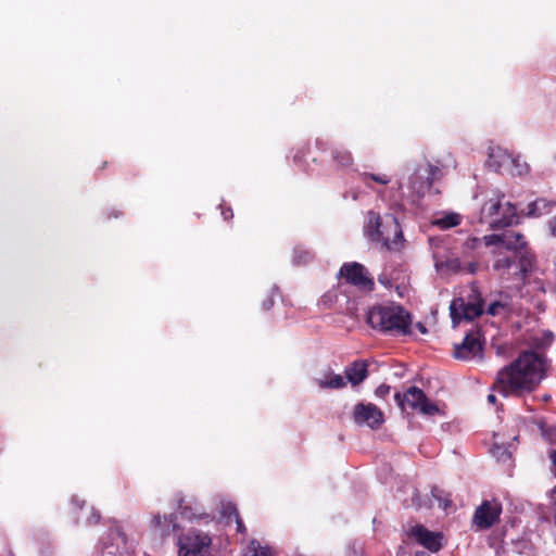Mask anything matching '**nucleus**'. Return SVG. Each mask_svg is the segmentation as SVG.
<instances>
[{
	"label": "nucleus",
	"instance_id": "393cba45",
	"mask_svg": "<svg viewBox=\"0 0 556 556\" xmlns=\"http://www.w3.org/2000/svg\"><path fill=\"white\" fill-rule=\"evenodd\" d=\"M482 239L478 237L468 238L463 244V251H473L477 250L481 245Z\"/></svg>",
	"mask_w": 556,
	"mask_h": 556
},
{
	"label": "nucleus",
	"instance_id": "39448f33",
	"mask_svg": "<svg viewBox=\"0 0 556 556\" xmlns=\"http://www.w3.org/2000/svg\"><path fill=\"white\" fill-rule=\"evenodd\" d=\"M517 208L505 201L504 193H496L486 200L480 210V223L488 224L493 230L502 229L517 223Z\"/></svg>",
	"mask_w": 556,
	"mask_h": 556
},
{
	"label": "nucleus",
	"instance_id": "79ce46f5",
	"mask_svg": "<svg viewBox=\"0 0 556 556\" xmlns=\"http://www.w3.org/2000/svg\"><path fill=\"white\" fill-rule=\"evenodd\" d=\"M547 340L551 342L554 339V334L552 332L546 333Z\"/></svg>",
	"mask_w": 556,
	"mask_h": 556
},
{
	"label": "nucleus",
	"instance_id": "a19ab883",
	"mask_svg": "<svg viewBox=\"0 0 556 556\" xmlns=\"http://www.w3.org/2000/svg\"><path fill=\"white\" fill-rule=\"evenodd\" d=\"M418 329L420 330L421 333H426L427 332V329L426 327L422 325V324H418Z\"/></svg>",
	"mask_w": 556,
	"mask_h": 556
},
{
	"label": "nucleus",
	"instance_id": "2eb2a0df",
	"mask_svg": "<svg viewBox=\"0 0 556 556\" xmlns=\"http://www.w3.org/2000/svg\"><path fill=\"white\" fill-rule=\"evenodd\" d=\"M346 380L352 386L361 384L368 377V363L363 359H356L344 370Z\"/></svg>",
	"mask_w": 556,
	"mask_h": 556
},
{
	"label": "nucleus",
	"instance_id": "a878e982",
	"mask_svg": "<svg viewBox=\"0 0 556 556\" xmlns=\"http://www.w3.org/2000/svg\"><path fill=\"white\" fill-rule=\"evenodd\" d=\"M482 241L485 247H492V245H502V233L496 235H486L482 238Z\"/></svg>",
	"mask_w": 556,
	"mask_h": 556
},
{
	"label": "nucleus",
	"instance_id": "cd10ccee",
	"mask_svg": "<svg viewBox=\"0 0 556 556\" xmlns=\"http://www.w3.org/2000/svg\"><path fill=\"white\" fill-rule=\"evenodd\" d=\"M223 515L227 517L228 519L237 517L239 514L238 508L235 504L228 503L223 508Z\"/></svg>",
	"mask_w": 556,
	"mask_h": 556
},
{
	"label": "nucleus",
	"instance_id": "1a4fd4ad",
	"mask_svg": "<svg viewBox=\"0 0 556 556\" xmlns=\"http://www.w3.org/2000/svg\"><path fill=\"white\" fill-rule=\"evenodd\" d=\"M339 277L361 291L371 292L375 289L374 278L369 276L366 267L361 263H344L339 270Z\"/></svg>",
	"mask_w": 556,
	"mask_h": 556
},
{
	"label": "nucleus",
	"instance_id": "72a5a7b5",
	"mask_svg": "<svg viewBox=\"0 0 556 556\" xmlns=\"http://www.w3.org/2000/svg\"><path fill=\"white\" fill-rule=\"evenodd\" d=\"M547 228L552 237H556V216H553L547 222Z\"/></svg>",
	"mask_w": 556,
	"mask_h": 556
},
{
	"label": "nucleus",
	"instance_id": "0eeeda50",
	"mask_svg": "<svg viewBox=\"0 0 556 556\" xmlns=\"http://www.w3.org/2000/svg\"><path fill=\"white\" fill-rule=\"evenodd\" d=\"M394 399L402 409H405V405H407L410 409L427 416H434L439 413L438 405L430 402L425 392L417 387L408 388L403 394L396 392Z\"/></svg>",
	"mask_w": 556,
	"mask_h": 556
},
{
	"label": "nucleus",
	"instance_id": "6e6552de",
	"mask_svg": "<svg viewBox=\"0 0 556 556\" xmlns=\"http://www.w3.org/2000/svg\"><path fill=\"white\" fill-rule=\"evenodd\" d=\"M211 543L208 534L191 529L179 538V556H207Z\"/></svg>",
	"mask_w": 556,
	"mask_h": 556
},
{
	"label": "nucleus",
	"instance_id": "bb28decb",
	"mask_svg": "<svg viewBox=\"0 0 556 556\" xmlns=\"http://www.w3.org/2000/svg\"><path fill=\"white\" fill-rule=\"evenodd\" d=\"M250 552H252V554L249 556H273V553L268 547H263L260 545L254 546V542H252Z\"/></svg>",
	"mask_w": 556,
	"mask_h": 556
},
{
	"label": "nucleus",
	"instance_id": "473e14b6",
	"mask_svg": "<svg viewBox=\"0 0 556 556\" xmlns=\"http://www.w3.org/2000/svg\"><path fill=\"white\" fill-rule=\"evenodd\" d=\"M90 511H91V515L87 519V523L88 525H96V523H98L100 518H101L100 513L94 510L92 507H90Z\"/></svg>",
	"mask_w": 556,
	"mask_h": 556
},
{
	"label": "nucleus",
	"instance_id": "58836bf2",
	"mask_svg": "<svg viewBox=\"0 0 556 556\" xmlns=\"http://www.w3.org/2000/svg\"><path fill=\"white\" fill-rule=\"evenodd\" d=\"M496 396L494 394H489L488 395V402L491 403V404H495L496 403Z\"/></svg>",
	"mask_w": 556,
	"mask_h": 556
},
{
	"label": "nucleus",
	"instance_id": "c756f323",
	"mask_svg": "<svg viewBox=\"0 0 556 556\" xmlns=\"http://www.w3.org/2000/svg\"><path fill=\"white\" fill-rule=\"evenodd\" d=\"M504 304L500 301L492 302L486 309V313L492 316H496L500 314V311L504 308Z\"/></svg>",
	"mask_w": 556,
	"mask_h": 556
},
{
	"label": "nucleus",
	"instance_id": "423d86ee",
	"mask_svg": "<svg viewBox=\"0 0 556 556\" xmlns=\"http://www.w3.org/2000/svg\"><path fill=\"white\" fill-rule=\"evenodd\" d=\"M469 298L468 302H465L463 298L452 301L450 311L454 324H459L463 319L471 321L483 314L484 301L480 292L477 289H472Z\"/></svg>",
	"mask_w": 556,
	"mask_h": 556
},
{
	"label": "nucleus",
	"instance_id": "2f4dec72",
	"mask_svg": "<svg viewBox=\"0 0 556 556\" xmlns=\"http://www.w3.org/2000/svg\"><path fill=\"white\" fill-rule=\"evenodd\" d=\"M479 264L477 262H469L464 264V271L475 275L478 271Z\"/></svg>",
	"mask_w": 556,
	"mask_h": 556
},
{
	"label": "nucleus",
	"instance_id": "dca6fc26",
	"mask_svg": "<svg viewBox=\"0 0 556 556\" xmlns=\"http://www.w3.org/2000/svg\"><path fill=\"white\" fill-rule=\"evenodd\" d=\"M554 207H556V201L539 198L528 204L525 216L536 218L542 215L549 214Z\"/></svg>",
	"mask_w": 556,
	"mask_h": 556
},
{
	"label": "nucleus",
	"instance_id": "4c0bfd02",
	"mask_svg": "<svg viewBox=\"0 0 556 556\" xmlns=\"http://www.w3.org/2000/svg\"><path fill=\"white\" fill-rule=\"evenodd\" d=\"M111 534H116L118 535L123 542H125V535L119 531L118 528H112L111 530Z\"/></svg>",
	"mask_w": 556,
	"mask_h": 556
},
{
	"label": "nucleus",
	"instance_id": "4468645a",
	"mask_svg": "<svg viewBox=\"0 0 556 556\" xmlns=\"http://www.w3.org/2000/svg\"><path fill=\"white\" fill-rule=\"evenodd\" d=\"M502 245L504 247V252L518 254L520 252H532L528 248V243L525 240L523 235L520 232H504L502 233Z\"/></svg>",
	"mask_w": 556,
	"mask_h": 556
},
{
	"label": "nucleus",
	"instance_id": "ddd939ff",
	"mask_svg": "<svg viewBox=\"0 0 556 556\" xmlns=\"http://www.w3.org/2000/svg\"><path fill=\"white\" fill-rule=\"evenodd\" d=\"M481 351L482 345L478 336L468 333L460 344L455 345L453 355L457 359H470L480 354Z\"/></svg>",
	"mask_w": 556,
	"mask_h": 556
},
{
	"label": "nucleus",
	"instance_id": "f03ea898",
	"mask_svg": "<svg viewBox=\"0 0 556 556\" xmlns=\"http://www.w3.org/2000/svg\"><path fill=\"white\" fill-rule=\"evenodd\" d=\"M367 324L380 332L391 336L412 333V316L401 305H375L366 314Z\"/></svg>",
	"mask_w": 556,
	"mask_h": 556
},
{
	"label": "nucleus",
	"instance_id": "aec40b11",
	"mask_svg": "<svg viewBox=\"0 0 556 556\" xmlns=\"http://www.w3.org/2000/svg\"><path fill=\"white\" fill-rule=\"evenodd\" d=\"M462 218L457 213H448L442 218H439L434 222V225L439 226L441 229H450L456 227L460 224Z\"/></svg>",
	"mask_w": 556,
	"mask_h": 556
},
{
	"label": "nucleus",
	"instance_id": "412c9836",
	"mask_svg": "<svg viewBox=\"0 0 556 556\" xmlns=\"http://www.w3.org/2000/svg\"><path fill=\"white\" fill-rule=\"evenodd\" d=\"M378 281L389 290L394 288L400 298H403L406 293V286L404 283L395 285L393 278L384 273L378 277Z\"/></svg>",
	"mask_w": 556,
	"mask_h": 556
},
{
	"label": "nucleus",
	"instance_id": "f704fd0d",
	"mask_svg": "<svg viewBox=\"0 0 556 556\" xmlns=\"http://www.w3.org/2000/svg\"><path fill=\"white\" fill-rule=\"evenodd\" d=\"M222 215L225 220H230L233 218V212L231 207H225L222 205Z\"/></svg>",
	"mask_w": 556,
	"mask_h": 556
},
{
	"label": "nucleus",
	"instance_id": "b1692460",
	"mask_svg": "<svg viewBox=\"0 0 556 556\" xmlns=\"http://www.w3.org/2000/svg\"><path fill=\"white\" fill-rule=\"evenodd\" d=\"M444 267L454 274L464 271V264L458 257L448 258L444 263Z\"/></svg>",
	"mask_w": 556,
	"mask_h": 556
},
{
	"label": "nucleus",
	"instance_id": "c03bdc74",
	"mask_svg": "<svg viewBox=\"0 0 556 556\" xmlns=\"http://www.w3.org/2000/svg\"><path fill=\"white\" fill-rule=\"evenodd\" d=\"M187 510H188V507H182V511H181V514H182V515H185V516H188V515H187Z\"/></svg>",
	"mask_w": 556,
	"mask_h": 556
},
{
	"label": "nucleus",
	"instance_id": "c9c22d12",
	"mask_svg": "<svg viewBox=\"0 0 556 556\" xmlns=\"http://www.w3.org/2000/svg\"><path fill=\"white\" fill-rule=\"evenodd\" d=\"M235 521H236V523H237V531H238L239 533H245L247 528H245V526H244V523H243V521H242V519H241L240 515H238L237 517H235Z\"/></svg>",
	"mask_w": 556,
	"mask_h": 556
},
{
	"label": "nucleus",
	"instance_id": "f8f14e48",
	"mask_svg": "<svg viewBox=\"0 0 556 556\" xmlns=\"http://www.w3.org/2000/svg\"><path fill=\"white\" fill-rule=\"evenodd\" d=\"M410 532L416 541L428 551L437 553L442 548V533L432 532L421 525L414 526Z\"/></svg>",
	"mask_w": 556,
	"mask_h": 556
},
{
	"label": "nucleus",
	"instance_id": "e433bc0d",
	"mask_svg": "<svg viewBox=\"0 0 556 556\" xmlns=\"http://www.w3.org/2000/svg\"><path fill=\"white\" fill-rule=\"evenodd\" d=\"M274 305V300L273 298L268 296L267 299H265L263 302H262V308L263 311H269Z\"/></svg>",
	"mask_w": 556,
	"mask_h": 556
},
{
	"label": "nucleus",
	"instance_id": "ea45409f",
	"mask_svg": "<svg viewBox=\"0 0 556 556\" xmlns=\"http://www.w3.org/2000/svg\"><path fill=\"white\" fill-rule=\"evenodd\" d=\"M451 505H452V501L450 498H445L443 502V508L446 509Z\"/></svg>",
	"mask_w": 556,
	"mask_h": 556
},
{
	"label": "nucleus",
	"instance_id": "a211bd4d",
	"mask_svg": "<svg viewBox=\"0 0 556 556\" xmlns=\"http://www.w3.org/2000/svg\"><path fill=\"white\" fill-rule=\"evenodd\" d=\"M317 384L320 389H343L346 387L344 377L337 374H328L324 379L317 380Z\"/></svg>",
	"mask_w": 556,
	"mask_h": 556
},
{
	"label": "nucleus",
	"instance_id": "7c9ffc66",
	"mask_svg": "<svg viewBox=\"0 0 556 556\" xmlns=\"http://www.w3.org/2000/svg\"><path fill=\"white\" fill-rule=\"evenodd\" d=\"M391 387L389 384L382 383L376 390L375 394L378 397L384 399L390 393Z\"/></svg>",
	"mask_w": 556,
	"mask_h": 556
},
{
	"label": "nucleus",
	"instance_id": "9b49d317",
	"mask_svg": "<svg viewBox=\"0 0 556 556\" xmlns=\"http://www.w3.org/2000/svg\"><path fill=\"white\" fill-rule=\"evenodd\" d=\"M353 418L357 425L378 429L384 421L383 413L372 403H358L354 406Z\"/></svg>",
	"mask_w": 556,
	"mask_h": 556
},
{
	"label": "nucleus",
	"instance_id": "c85d7f7f",
	"mask_svg": "<svg viewBox=\"0 0 556 556\" xmlns=\"http://www.w3.org/2000/svg\"><path fill=\"white\" fill-rule=\"evenodd\" d=\"M551 459H552V463H553L554 473H555V477H556V451H554L551 454ZM555 495H556V486L551 491V498H552L554 507H555L554 519H555V522H556V496Z\"/></svg>",
	"mask_w": 556,
	"mask_h": 556
},
{
	"label": "nucleus",
	"instance_id": "4be33fe9",
	"mask_svg": "<svg viewBox=\"0 0 556 556\" xmlns=\"http://www.w3.org/2000/svg\"><path fill=\"white\" fill-rule=\"evenodd\" d=\"M361 179L367 187H370L368 180H372L380 185H388L390 182V178L384 174L363 173L361 175Z\"/></svg>",
	"mask_w": 556,
	"mask_h": 556
},
{
	"label": "nucleus",
	"instance_id": "6ab92c4d",
	"mask_svg": "<svg viewBox=\"0 0 556 556\" xmlns=\"http://www.w3.org/2000/svg\"><path fill=\"white\" fill-rule=\"evenodd\" d=\"M331 157L340 167H348L353 164L352 153L343 147H334L331 151Z\"/></svg>",
	"mask_w": 556,
	"mask_h": 556
},
{
	"label": "nucleus",
	"instance_id": "f257e3e1",
	"mask_svg": "<svg viewBox=\"0 0 556 556\" xmlns=\"http://www.w3.org/2000/svg\"><path fill=\"white\" fill-rule=\"evenodd\" d=\"M542 357L532 351L521 353L496 375L492 389L504 397H520L534 391L543 379Z\"/></svg>",
	"mask_w": 556,
	"mask_h": 556
},
{
	"label": "nucleus",
	"instance_id": "20e7f679",
	"mask_svg": "<svg viewBox=\"0 0 556 556\" xmlns=\"http://www.w3.org/2000/svg\"><path fill=\"white\" fill-rule=\"evenodd\" d=\"M366 233L371 242L380 244L387 251L399 252L404 247L401 225L391 214L380 216L370 212Z\"/></svg>",
	"mask_w": 556,
	"mask_h": 556
},
{
	"label": "nucleus",
	"instance_id": "9d476101",
	"mask_svg": "<svg viewBox=\"0 0 556 556\" xmlns=\"http://www.w3.org/2000/svg\"><path fill=\"white\" fill-rule=\"evenodd\" d=\"M502 513L501 504L496 502L483 501L480 506L477 507L472 523L476 526L478 530H486L494 526Z\"/></svg>",
	"mask_w": 556,
	"mask_h": 556
},
{
	"label": "nucleus",
	"instance_id": "5701e85b",
	"mask_svg": "<svg viewBox=\"0 0 556 556\" xmlns=\"http://www.w3.org/2000/svg\"><path fill=\"white\" fill-rule=\"evenodd\" d=\"M440 174L441 169L438 166L429 165L427 181L422 184L420 188L417 189V192H424L425 188L430 189L433 185V181L439 178Z\"/></svg>",
	"mask_w": 556,
	"mask_h": 556
},
{
	"label": "nucleus",
	"instance_id": "7ed1b4c3",
	"mask_svg": "<svg viewBox=\"0 0 556 556\" xmlns=\"http://www.w3.org/2000/svg\"><path fill=\"white\" fill-rule=\"evenodd\" d=\"M492 268L500 278L511 280L517 285H525L535 267L533 252H520L518 254L494 251Z\"/></svg>",
	"mask_w": 556,
	"mask_h": 556
},
{
	"label": "nucleus",
	"instance_id": "37998d69",
	"mask_svg": "<svg viewBox=\"0 0 556 556\" xmlns=\"http://www.w3.org/2000/svg\"><path fill=\"white\" fill-rule=\"evenodd\" d=\"M415 556H430L426 552H417Z\"/></svg>",
	"mask_w": 556,
	"mask_h": 556
},
{
	"label": "nucleus",
	"instance_id": "f3484780",
	"mask_svg": "<svg viewBox=\"0 0 556 556\" xmlns=\"http://www.w3.org/2000/svg\"><path fill=\"white\" fill-rule=\"evenodd\" d=\"M152 525L161 531L162 536H168L177 528L176 517L173 514L169 516L155 515L152 519Z\"/></svg>",
	"mask_w": 556,
	"mask_h": 556
}]
</instances>
